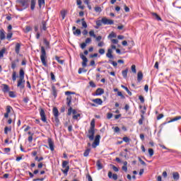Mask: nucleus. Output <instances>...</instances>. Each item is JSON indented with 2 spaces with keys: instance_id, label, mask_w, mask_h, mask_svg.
<instances>
[{
  "instance_id": "6",
  "label": "nucleus",
  "mask_w": 181,
  "mask_h": 181,
  "mask_svg": "<svg viewBox=\"0 0 181 181\" xmlns=\"http://www.w3.org/2000/svg\"><path fill=\"white\" fill-rule=\"evenodd\" d=\"M17 87H19L20 90L25 88V79L19 78L17 83Z\"/></svg>"
},
{
  "instance_id": "24",
  "label": "nucleus",
  "mask_w": 181,
  "mask_h": 181,
  "mask_svg": "<svg viewBox=\"0 0 181 181\" xmlns=\"http://www.w3.org/2000/svg\"><path fill=\"white\" fill-rule=\"evenodd\" d=\"M151 14L154 19H156V21H162V18H160V16H159V15H158V13H152Z\"/></svg>"
},
{
  "instance_id": "47",
  "label": "nucleus",
  "mask_w": 181,
  "mask_h": 181,
  "mask_svg": "<svg viewBox=\"0 0 181 181\" xmlns=\"http://www.w3.org/2000/svg\"><path fill=\"white\" fill-rule=\"evenodd\" d=\"M8 95L9 97H11V98H15V97H16V95H15V93H13V91H10L8 93Z\"/></svg>"
},
{
  "instance_id": "13",
  "label": "nucleus",
  "mask_w": 181,
  "mask_h": 181,
  "mask_svg": "<svg viewBox=\"0 0 181 181\" xmlns=\"http://www.w3.org/2000/svg\"><path fill=\"white\" fill-rule=\"evenodd\" d=\"M106 57L108 59H114V55H112V49H108L107 52L106 54Z\"/></svg>"
},
{
  "instance_id": "55",
  "label": "nucleus",
  "mask_w": 181,
  "mask_h": 181,
  "mask_svg": "<svg viewBox=\"0 0 181 181\" xmlns=\"http://www.w3.org/2000/svg\"><path fill=\"white\" fill-rule=\"evenodd\" d=\"M95 12H101L103 10L101 9V7L100 6H95Z\"/></svg>"
},
{
  "instance_id": "14",
  "label": "nucleus",
  "mask_w": 181,
  "mask_h": 181,
  "mask_svg": "<svg viewBox=\"0 0 181 181\" xmlns=\"http://www.w3.org/2000/svg\"><path fill=\"white\" fill-rule=\"evenodd\" d=\"M142 78H144V74H142V71H139L137 74V81L141 83V81H142Z\"/></svg>"
},
{
  "instance_id": "51",
  "label": "nucleus",
  "mask_w": 181,
  "mask_h": 181,
  "mask_svg": "<svg viewBox=\"0 0 181 181\" xmlns=\"http://www.w3.org/2000/svg\"><path fill=\"white\" fill-rule=\"evenodd\" d=\"M12 129L10 127H6L5 128H4V134H8V131H11Z\"/></svg>"
},
{
  "instance_id": "19",
  "label": "nucleus",
  "mask_w": 181,
  "mask_h": 181,
  "mask_svg": "<svg viewBox=\"0 0 181 181\" xmlns=\"http://www.w3.org/2000/svg\"><path fill=\"white\" fill-rule=\"evenodd\" d=\"M104 94V89L99 88L96 90L95 95H103Z\"/></svg>"
},
{
  "instance_id": "11",
  "label": "nucleus",
  "mask_w": 181,
  "mask_h": 181,
  "mask_svg": "<svg viewBox=\"0 0 181 181\" xmlns=\"http://www.w3.org/2000/svg\"><path fill=\"white\" fill-rule=\"evenodd\" d=\"M48 144H49L50 151L53 152V151H54V142L50 138L48 139Z\"/></svg>"
},
{
  "instance_id": "31",
  "label": "nucleus",
  "mask_w": 181,
  "mask_h": 181,
  "mask_svg": "<svg viewBox=\"0 0 181 181\" xmlns=\"http://www.w3.org/2000/svg\"><path fill=\"white\" fill-rule=\"evenodd\" d=\"M3 86H4V88H3L4 93H8L9 92V86L6 84H4Z\"/></svg>"
},
{
  "instance_id": "20",
  "label": "nucleus",
  "mask_w": 181,
  "mask_h": 181,
  "mask_svg": "<svg viewBox=\"0 0 181 181\" xmlns=\"http://www.w3.org/2000/svg\"><path fill=\"white\" fill-rule=\"evenodd\" d=\"M0 39L1 40H5V30L4 29L0 30Z\"/></svg>"
},
{
  "instance_id": "32",
  "label": "nucleus",
  "mask_w": 181,
  "mask_h": 181,
  "mask_svg": "<svg viewBox=\"0 0 181 181\" xmlns=\"http://www.w3.org/2000/svg\"><path fill=\"white\" fill-rule=\"evenodd\" d=\"M144 121H145V116H144V115H141V119H139V125H142L144 124Z\"/></svg>"
},
{
  "instance_id": "23",
  "label": "nucleus",
  "mask_w": 181,
  "mask_h": 181,
  "mask_svg": "<svg viewBox=\"0 0 181 181\" xmlns=\"http://www.w3.org/2000/svg\"><path fill=\"white\" fill-rule=\"evenodd\" d=\"M60 13H61V16L62 18V21H64V18H66V15H67V11L62 10Z\"/></svg>"
},
{
  "instance_id": "18",
  "label": "nucleus",
  "mask_w": 181,
  "mask_h": 181,
  "mask_svg": "<svg viewBox=\"0 0 181 181\" xmlns=\"http://www.w3.org/2000/svg\"><path fill=\"white\" fill-rule=\"evenodd\" d=\"M173 177L174 180H179V179H180V175H179V173L174 172L173 173Z\"/></svg>"
},
{
  "instance_id": "39",
  "label": "nucleus",
  "mask_w": 181,
  "mask_h": 181,
  "mask_svg": "<svg viewBox=\"0 0 181 181\" xmlns=\"http://www.w3.org/2000/svg\"><path fill=\"white\" fill-rule=\"evenodd\" d=\"M5 52H6V48H3L1 50H0V57H4V54H5Z\"/></svg>"
},
{
  "instance_id": "3",
  "label": "nucleus",
  "mask_w": 181,
  "mask_h": 181,
  "mask_svg": "<svg viewBox=\"0 0 181 181\" xmlns=\"http://www.w3.org/2000/svg\"><path fill=\"white\" fill-rule=\"evenodd\" d=\"M67 165H69V161L64 160L62 162V168H65L64 170H62V172L64 175H67V173H69V170H70V166Z\"/></svg>"
},
{
  "instance_id": "62",
  "label": "nucleus",
  "mask_w": 181,
  "mask_h": 181,
  "mask_svg": "<svg viewBox=\"0 0 181 181\" xmlns=\"http://www.w3.org/2000/svg\"><path fill=\"white\" fill-rule=\"evenodd\" d=\"M123 141L126 143H128L129 142V138L125 136V137H123Z\"/></svg>"
},
{
  "instance_id": "15",
  "label": "nucleus",
  "mask_w": 181,
  "mask_h": 181,
  "mask_svg": "<svg viewBox=\"0 0 181 181\" xmlns=\"http://www.w3.org/2000/svg\"><path fill=\"white\" fill-rule=\"evenodd\" d=\"M15 52H16V54H19V53L21 52V43L17 42L16 44Z\"/></svg>"
},
{
  "instance_id": "41",
  "label": "nucleus",
  "mask_w": 181,
  "mask_h": 181,
  "mask_svg": "<svg viewBox=\"0 0 181 181\" xmlns=\"http://www.w3.org/2000/svg\"><path fill=\"white\" fill-rule=\"evenodd\" d=\"M42 5H45V0H38L39 8H42Z\"/></svg>"
},
{
  "instance_id": "35",
  "label": "nucleus",
  "mask_w": 181,
  "mask_h": 181,
  "mask_svg": "<svg viewBox=\"0 0 181 181\" xmlns=\"http://www.w3.org/2000/svg\"><path fill=\"white\" fill-rule=\"evenodd\" d=\"M91 151V149L90 148H87L85 152L83 153V156H85L86 158H87V156H88V155H90V152Z\"/></svg>"
},
{
  "instance_id": "59",
  "label": "nucleus",
  "mask_w": 181,
  "mask_h": 181,
  "mask_svg": "<svg viewBox=\"0 0 181 181\" xmlns=\"http://www.w3.org/2000/svg\"><path fill=\"white\" fill-rule=\"evenodd\" d=\"M85 43L86 45H88V43H91V38L90 37L86 38V40H85Z\"/></svg>"
},
{
  "instance_id": "50",
  "label": "nucleus",
  "mask_w": 181,
  "mask_h": 181,
  "mask_svg": "<svg viewBox=\"0 0 181 181\" xmlns=\"http://www.w3.org/2000/svg\"><path fill=\"white\" fill-rule=\"evenodd\" d=\"M50 76H51V80H52V81H56V76H54V74H53V72L50 73Z\"/></svg>"
},
{
  "instance_id": "42",
  "label": "nucleus",
  "mask_w": 181,
  "mask_h": 181,
  "mask_svg": "<svg viewBox=\"0 0 181 181\" xmlns=\"http://www.w3.org/2000/svg\"><path fill=\"white\" fill-rule=\"evenodd\" d=\"M74 35H81V30L80 29H76L75 31H74Z\"/></svg>"
},
{
  "instance_id": "28",
  "label": "nucleus",
  "mask_w": 181,
  "mask_h": 181,
  "mask_svg": "<svg viewBox=\"0 0 181 181\" xmlns=\"http://www.w3.org/2000/svg\"><path fill=\"white\" fill-rule=\"evenodd\" d=\"M47 23L45 21H42V25L40 26L41 29H42V30H46V29H47Z\"/></svg>"
},
{
  "instance_id": "57",
  "label": "nucleus",
  "mask_w": 181,
  "mask_h": 181,
  "mask_svg": "<svg viewBox=\"0 0 181 181\" xmlns=\"http://www.w3.org/2000/svg\"><path fill=\"white\" fill-rule=\"evenodd\" d=\"M89 84H90V87H92L93 88H95V87H96L95 83H94V82L93 81H90L89 82Z\"/></svg>"
},
{
  "instance_id": "45",
  "label": "nucleus",
  "mask_w": 181,
  "mask_h": 181,
  "mask_svg": "<svg viewBox=\"0 0 181 181\" xmlns=\"http://www.w3.org/2000/svg\"><path fill=\"white\" fill-rule=\"evenodd\" d=\"M109 63H111L114 67H117L118 66V63L112 60H109Z\"/></svg>"
},
{
  "instance_id": "43",
  "label": "nucleus",
  "mask_w": 181,
  "mask_h": 181,
  "mask_svg": "<svg viewBox=\"0 0 181 181\" xmlns=\"http://www.w3.org/2000/svg\"><path fill=\"white\" fill-rule=\"evenodd\" d=\"M96 25L98 26L96 27V29H98V28L103 25V20L96 21Z\"/></svg>"
},
{
  "instance_id": "10",
  "label": "nucleus",
  "mask_w": 181,
  "mask_h": 181,
  "mask_svg": "<svg viewBox=\"0 0 181 181\" xmlns=\"http://www.w3.org/2000/svg\"><path fill=\"white\" fill-rule=\"evenodd\" d=\"M102 23L103 25H114V21L107 19V18H103Z\"/></svg>"
},
{
  "instance_id": "4",
  "label": "nucleus",
  "mask_w": 181,
  "mask_h": 181,
  "mask_svg": "<svg viewBox=\"0 0 181 181\" xmlns=\"http://www.w3.org/2000/svg\"><path fill=\"white\" fill-rule=\"evenodd\" d=\"M88 135L87 137L90 140V141H94V135L95 134V129H89L88 131Z\"/></svg>"
},
{
  "instance_id": "16",
  "label": "nucleus",
  "mask_w": 181,
  "mask_h": 181,
  "mask_svg": "<svg viewBox=\"0 0 181 181\" xmlns=\"http://www.w3.org/2000/svg\"><path fill=\"white\" fill-rule=\"evenodd\" d=\"M93 103H95V104H98V105H103V100L101 98H96L92 100Z\"/></svg>"
},
{
  "instance_id": "8",
  "label": "nucleus",
  "mask_w": 181,
  "mask_h": 181,
  "mask_svg": "<svg viewBox=\"0 0 181 181\" xmlns=\"http://www.w3.org/2000/svg\"><path fill=\"white\" fill-rule=\"evenodd\" d=\"M18 4H20L21 6L23 8V9H26L28 8L29 4H28V0H18Z\"/></svg>"
},
{
  "instance_id": "29",
  "label": "nucleus",
  "mask_w": 181,
  "mask_h": 181,
  "mask_svg": "<svg viewBox=\"0 0 181 181\" xmlns=\"http://www.w3.org/2000/svg\"><path fill=\"white\" fill-rule=\"evenodd\" d=\"M122 76L124 78H127L128 77V69H126L125 70H123L122 71Z\"/></svg>"
},
{
  "instance_id": "61",
  "label": "nucleus",
  "mask_w": 181,
  "mask_h": 181,
  "mask_svg": "<svg viewBox=\"0 0 181 181\" xmlns=\"http://www.w3.org/2000/svg\"><path fill=\"white\" fill-rule=\"evenodd\" d=\"M35 160H37V162H40V161L43 160V157H40V158H39V157L36 156V157L35 158Z\"/></svg>"
},
{
  "instance_id": "56",
  "label": "nucleus",
  "mask_w": 181,
  "mask_h": 181,
  "mask_svg": "<svg viewBox=\"0 0 181 181\" xmlns=\"http://www.w3.org/2000/svg\"><path fill=\"white\" fill-rule=\"evenodd\" d=\"M72 112H73V107H71V106H70L68 110V115H71Z\"/></svg>"
},
{
  "instance_id": "34",
  "label": "nucleus",
  "mask_w": 181,
  "mask_h": 181,
  "mask_svg": "<svg viewBox=\"0 0 181 181\" xmlns=\"http://www.w3.org/2000/svg\"><path fill=\"white\" fill-rule=\"evenodd\" d=\"M96 166L98 167V169L100 170V169H103V164L101 163V161H100V160H98L96 162Z\"/></svg>"
},
{
  "instance_id": "17",
  "label": "nucleus",
  "mask_w": 181,
  "mask_h": 181,
  "mask_svg": "<svg viewBox=\"0 0 181 181\" xmlns=\"http://www.w3.org/2000/svg\"><path fill=\"white\" fill-rule=\"evenodd\" d=\"M71 94H74V93L71 92V91H66L65 92V95H68L66 98V101H71V95H70Z\"/></svg>"
},
{
  "instance_id": "44",
  "label": "nucleus",
  "mask_w": 181,
  "mask_h": 181,
  "mask_svg": "<svg viewBox=\"0 0 181 181\" xmlns=\"http://www.w3.org/2000/svg\"><path fill=\"white\" fill-rule=\"evenodd\" d=\"M12 80L13 81H16V71H13L12 74Z\"/></svg>"
},
{
  "instance_id": "40",
  "label": "nucleus",
  "mask_w": 181,
  "mask_h": 181,
  "mask_svg": "<svg viewBox=\"0 0 181 181\" xmlns=\"http://www.w3.org/2000/svg\"><path fill=\"white\" fill-rule=\"evenodd\" d=\"M13 33L8 32V33L6 35V38L8 39V40H11V39H12V36H13Z\"/></svg>"
},
{
  "instance_id": "60",
  "label": "nucleus",
  "mask_w": 181,
  "mask_h": 181,
  "mask_svg": "<svg viewBox=\"0 0 181 181\" xmlns=\"http://www.w3.org/2000/svg\"><path fill=\"white\" fill-rule=\"evenodd\" d=\"M86 47L87 44L86 42H83L82 44H81V49H86Z\"/></svg>"
},
{
  "instance_id": "48",
  "label": "nucleus",
  "mask_w": 181,
  "mask_h": 181,
  "mask_svg": "<svg viewBox=\"0 0 181 181\" xmlns=\"http://www.w3.org/2000/svg\"><path fill=\"white\" fill-rule=\"evenodd\" d=\"M110 166H111L112 169H113V170H114L115 172H118V171L119 170V169H118V168H117V166H115V165H112V164H111Z\"/></svg>"
},
{
  "instance_id": "25",
  "label": "nucleus",
  "mask_w": 181,
  "mask_h": 181,
  "mask_svg": "<svg viewBox=\"0 0 181 181\" xmlns=\"http://www.w3.org/2000/svg\"><path fill=\"white\" fill-rule=\"evenodd\" d=\"M19 78L25 79V71H23L22 69H20Z\"/></svg>"
},
{
  "instance_id": "5",
  "label": "nucleus",
  "mask_w": 181,
  "mask_h": 181,
  "mask_svg": "<svg viewBox=\"0 0 181 181\" xmlns=\"http://www.w3.org/2000/svg\"><path fill=\"white\" fill-rule=\"evenodd\" d=\"M100 139H101V136H100V134L96 135L94 142L92 144L93 148H96L100 145Z\"/></svg>"
},
{
  "instance_id": "54",
  "label": "nucleus",
  "mask_w": 181,
  "mask_h": 181,
  "mask_svg": "<svg viewBox=\"0 0 181 181\" xmlns=\"http://www.w3.org/2000/svg\"><path fill=\"white\" fill-rule=\"evenodd\" d=\"M117 95L119 97H121V98H122V99L125 98V96L124 95H122V93L121 91L117 92Z\"/></svg>"
},
{
  "instance_id": "46",
  "label": "nucleus",
  "mask_w": 181,
  "mask_h": 181,
  "mask_svg": "<svg viewBox=\"0 0 181 181\" xmlns=\"http://www.w3.org/2000/svg\"><path fill=\"white\" fill-rule=\"evenodd\" d=\"M89 35H90V37H94V38L97 37V36H96L95 34L94 33V30H90V31L89 32Z\"/></svg>"
},
{
  "instance_id": "12",
  "label": "nucleus",
  "mask_w": 181,
  "mask_h": 181,
  "mask_svg": "<svg viewBox=\"0 0 181 181\" xmlns=\"http://www.w3.org/2000/svg\"><path fill=\"white\" fill-rule=\"evenodd\" d=\"M18 63H19V59H16L11 62V69H13V70H15V69H16Z\"/></svg>"
},
{
  "instance_id": "22",
  "label": "nucleus",
  "mask_w": 181,
  "mask_h": 181,
  "mask_svg": "<svg viewBox=\"0 0 181 181\" xmlns=\"http://www.w3.org/2000/svg\"><path fill=\"white\" fill-rule=\"evenodd\" d=\"M36 6V0H31L30 9L31 11H35Z\"/></svg>"
},
{
  "instance_id": "2",
  "label": "nucleus",
  "mask_w": 181,
  "mask_h": 181,
  "mask_svg": "<svg viewBox=\"0 0 181 181\" xmlns=\"http://www.w3.org/2000/svg\"><path fill=\"white\" fill-rule=\"evenodd\" d=\"M52 114L54 115V122H55V125H59L60 124V120L59 119V115L60 113H59V110L57 107H54L52 109Z\"/></svg>"
},
{
  "instance_id": "27",
  "label": "nucleus",
  "mask_w": 181,
  "mask_h": 181,
  "mask_svg": "<svg viewBox=\"0 0 181 181\" xmlns=\"http://www.w3.org/2000/svg\"><path fill=\"white\" fill-rule=\"evenodd\" d=\"M43 42L46 46V49H50V42L46 38H44Z\"/></svg>"
},
{
  "instance_id": "36",
  "label": "nucleus",
  "mask_w": 181,
  "mask_h": 181,
  "mask_svg": "<svg viewBox=\"0 0 181 181\" xmlns=\"http://www.w3.org/2000/svg\"><path fill=\"white\" fill-rule=\"evenodd\" d=\"M55 60H57V62H58V63H59V64H64V60L60 59V57L56 56L55 57Z\"/></svg>"
},
{
  "instance_id": "21",
  "label": "nucleus",
  "mask_w": 181,
  "mask_h": 181,
  "mask_svg": "<svg viewBox=\"0 0 181 181\" xmlns=\"http://www.w3.org/2000/svg\"><path fill=\"white\" fill-rule=\"evenodd\" d=\"M52 95H54V98H56V97H57V89H56V86H52Z\"/></svg>"
},
{
  "instance_id": "52",
  "label": "nucleus",
  "mask_w": 181,
  "mask_h": 181,
  "mask_svg": "<svg viewBox=\"0 0 181 181\" xmlns=\"http://www.w3.org/2000/svg\"><path fill=\"white\" fill-rule=\"evenodd\" d=\"M139 160L141 165H143L144 166H146V163H145V161H144L141 158H139Z\"/></svg>"
},
{
  "instance_id": "37",
  "label": "nucleus",
  "mask_w": 181,
  "mask_h": 181,
  "mask_svg": "<svg viewBox=\"0 0 181 181\" xmlns=\"http://www.w3.org/2000/svg\"><path fill=\"white\" fill-rule=\"evenodd\" d=\"M122 88H124V90L127 91V93L129 94V95H132V93L129 91V89H128L127 87L125 86L122 85Z\"/></svg>"
},
{
  "instance_id": "49",
  "label": "nucleus",
  "mask_w": 181,
  "mask_h": 181,
  "mask_svg": "<svg viewBox=\"0 0 181 181\" xmlns=\"http://www.w3.org/2000/svg\"><path fill=\"white\" fill-rule=\"evenodd\" d=\"M132 71L134 74L136 73V66L134 64L132 66Z\"/></svg>"
},
{
  "instance_id": "33",
  "label": "nucleus",
  "mask_w": 181,
  "mask_h": 181,
  "mask_svg": "<svg viewBox=\"0 0 181 181\" xmlns=\"http://www.w3.org/2000/svg\"><path fill=\"white\" fill-rule=\"evenodd\" d=\"M13 110V108H12L11 106L10 105H7L6 107V112H7V114H11V112Z\"/></svg>"
},
{
  "instance_id": "63",
  "label": "nucleus",
  "mask_w": 181,
  "mask_h": 181,
  "mask_svg": "<svg viewBox=\"0 0 181 181\" xmlns=\"http://www.w3.org/2000/svg\"><path fill=\"white\" fill-rule=\"evenodd\" d=\"M99 53H100V54H104V53H105V49H99Z\"/></svg>"
},
{
  "instance_id": "26",
  "label": "nucleus",
  "mask_w": 181,
  "mask_h": 181,
  "mask_svg": "<svg viewBox=\"0 0 181 181\" xmlns=\"http://www.w3.org/2000/svg\"><path fill=\"white\" fill-rule=\"evenodd\" d=\"M89 129H95V120L94 119L90 122V127Z\"/></svg>"
},
{
  "instance_id": "7",
  "label": "nucleus",
  "mask_w": 181,
  "mask_h": 181,
  "mask_svg": "<svg viewBox=\"0 0 181 181\" xmlns=\"http://www.w3.org/2000/svg\"><path fill=\"white\" fill-rule=\"evenodd\" d=\"M80 57L83 60L82 66L87 67V62H88V59H87V57L86 56H84V54H83V53L80 54Z\"/></svg>"
},
{
  "instance_id": "9",
  "label": "nucleus",
  "mask_w": 181,
  "mask_h": 181,
  "mask_svg": "<svg viewBox=\"0 0 181 181\" xmlns=\"http://www.w3.org/2000/svg\"><path fill=\"white\" fill-rule=\"evenodd\" d=\"M40 115L41 120L42 121V122H47V119H46V113L45 112V110L40 109Z\"/></svg>"
},
{
  "instance_id": "53",
  "label": "nucleus",
  "mask_w": 181,
  "mask_h": 181,
  "mask_svg": "<svg viewBox=\"0 0 181 181\" xmlns=\"http://www.w3.org/2000/svg\"><path fill=\"white\" fill-rule=\"evenodd\" d=\"M148 153L150 155V156H153V148H148Z\"/></svg>"
},
{
  "instance_id": "58",
  "label": "nucleus",
  "mask_w": 181,
  "mask_h": 181,
  "mask_svg": "<svg viewBox=\"0 0 181 181\" xmlns=\"http://www.w3.org/2000/svg\"><path fill=\"white\" fill-rule=\"evenodd\" d=\"M139 99L140 100L141 103H145V98H144V96L140 95L139 97Z\"/></svg>"
},
{
  "instance_id": "38",
  "label": "nucleus",
  "mask_w": 181,
  "mask_h": 181,
  "mask_svg": "<svg viewBox=\"0 0 181 181\" xmlns=\"http://www.w3.org/2000/svg\"><path fill=\"white\" fill-rule=\"evenodd\" d=\"M112 37H117V34H115L114 32H112L109 35V39H112Z\"/></svg>"
},
{
  "instance_id": "1",
  "label": "nucleus",
  "mask_w": 181,
  "mask_h": 181,
  "mask_svg": "<svg viewBox=\"0 0 181 181\" xmlns=\"http://www.w3.org/2000/svg\"><path fill=\"white\" fill-rule=\"evenodd\" d=\"M47 59V56L46 55V50L45 49V47H41V54H40V60L42 64L45 66V67H47V62L46 59Z\"/></svg>"
},
{
  "instance_id": "64",
  "label": "nucleus",
  "mask_w": 181,
  "mask_h": 181,
  "mask_svg": "<svg viewBox=\"0 0 181 181\" xmlns=\"http://www.w3.org/2000/svg\"><path fill=\"white\" fill-rule=\"evenodd\" d=\"M82 26H83V28H84L85 29H86V28H87V23H86V21H83V22L82 23Z\"/></svg>"
},
{
  "instance_id": "30",
  "label": "nucleus",
  "mask_w": 181,
  "mask_h": 181,
  "mask_svg": "<svg viewBox=\"0 0 181 181\" xmlns=\"http://www.w3.org/2000/svg\"><path fill=\"white\" fill-rule=\"evenodd\" d=\"M179 119H181V116H177L171 119L170 121H168V123L175 122V121H179Z\"/></svg>"
}]
</instances>
